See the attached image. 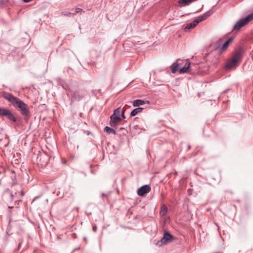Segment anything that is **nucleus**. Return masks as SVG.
Wrapping results in <instances>:
<instances>
[{
	"mask_svg": "<svg viewBox=\"0 0 253 253\" xmlns=\"http://www.w3.org/2000/svg\"><path fill=\"white\" fill-rule=\"evenodd\" d=\"M2 96L13 106L18 108L22 115L27 116L29 115V107L23 101L14 96L12 94L6 92L3 93Z\"/></svg>",
	"mask_w": 253,
	"mask_h": 253,
	"instance_id": "1",
	"label": "nucleus"
},
{
	"mask_svg": "<svg viewBox=\"0 0 253 253\" xmlns=\"http://www.w3.org/2000/svg\"><path fill=\"white\" fill-rule=\"evenodd\" d=\"M244 50L242 48H239L236 51L233 55L232 59L228 61L226 64L225 67L227 69H230L236 67L242 58Z\"/></svg>",
	"mask_w": 253,
	"mask_h": 253,
	"instance_id": "2",
	"label": "nucleus"
},
{
	"mask_svg": "<svg viewBox=\"0 0 253 253\" xmlns=\"http://www.w3.org/2000/svg\"><path fill=\"white\" fill-rule=\"evenodd\" d=\"M253 20V13L250 14L245 17L239 19L234 25L233 30H239L244 26Z\"/></svg>",
	"mask_w": 253,
	"mask_h": 253,
	"instance_id": "3",
	"label": "nucleus"
},
{
	"mask_svg": "<svg viewBox=\"0 0 253 253\" xmlns=\"http://www.w3.org/2000/svg\"><path fill=\"white\" fill-rule=\"evenodd\" d=\"M234 38L231 37L226 41L222 46H220L222 42V39H220L215 42V46L216 49L218 50L220 52H222L227 49L229 43L233 40Z\"/></svg>",
	"mask_w": 253,
	"mask_h": 253,
	"instance_id": "4",
	"label": "nucleus"
},
{
	"mask_svg": "<svg viewBox=\"0 0 253 253\" xmlns=\"http://www.w3.org/2000/svg\"><path fill=\"white\" fill-rule=\"evenodd\" d=\"M173 236L168 231H165L164 235L162 239L157 243V245L161 246L172 241Z\"/></svg>",
	"mask_w": 253,
	"mask_h": 253,
	"instance_id": "5",
	"label": "nucleus"
},
{
	"mask_svg": "<svg viewBox=\"0 0 253 253\" xmlns=\"http://www.w3.org/2000/svg\"><path fill=\"white\" fill-rule=\"evenodd\" d=\"M0 116H6L9 120L13 122L16 121V119L14 115L7 109L0 108Z\"/></svg>",
	"mask_w": 253,
	"mask_h": 253,
	"instance_id": "6",
	"label": "nucleus"
},
{
	"mask_svg": "<svg viewBox=\"0 0 253 253\" xmlns=\"http://www.w3.org/2000/svg\"><path fill=\"white\" fill-rule=\"evenodd\" d=\"M83 94L79 90H71V102L75 101H80L83 97Z\"/></svg>",
	"mask_w": 253,
	"mask_h": 253,
	"instance_id": "7",
	"label": "nucleus"
},
{
	"mask_svg": "<svg viewBox=\"0 0 253 253\" xmlns=\"http://www.w3.org/2000/svg\"><path fill=\"white\" fill-rule=\"evenodd\" d=\"M151 190V187L148 185H144L137 190V194L143 196L144 194L149 193Z\"/></svg>",
	"mask_w": 253,
	"mask_h": 253,
	"instance_id": "8",
	"label": "nucleus"
},
{
	"mask_svg": "<svg viewBox=\"0 0 253 253\" xmlns=\"http://www.w3.org/2000/svg\"><path fill=\"white\" fill-rule=\"evenodd\" d=\"M121 121L122 119L121 117L112 115L110 117V125L112 127H114L116 126Z\"/></svg>",
	"mask_w": 253,
	"mask_h": 253,
	"instance_id": "9",
	"label": "nucleus"
},
{
	"mask_svg": "<svg viewBox=\"0 0 253 253\" xmlns=\"http://www.w3.org/2000/svg\"><path fill=\"white\" fill-rule=\"evenodd\" d=\"M200 21H199V18L197 17L196 19H195L192 22L190 23H188L186 25L185 27V30H190L192 28H194L200 22Z\"/></svg>",
	"mask_w": 253,
	"mask_h": 253,
	"instance_id": "10",
	"label": "nucleus"
},
{
	"mask_svg": "<svg viewBox=\"0 0 253 253\" xmlns=\"http://www.w3.org/2000/svg\"><path fill=\"white\" fill-rule=\"evenodd\" d=\"M213 12V11L212 9H210L205 13H204L203 15H200L198 17L199 18V21L201 22L207 19L209 16L211 15Z\"/></svg>",
	"mask_w": 253,
	"mask_h": 253,
	"instance_id": "11",
	"label": "nucleus"
},
{
	"mask_svg": "<svg viewBox=\"0 0 253 253\" xmlns=\"http://www.w3.org/2000/svg\"><path fill=\"white\" fill-rule=\"evenodd\" d=\"M189 67H190V63L188 62H186L185 63V65L184 66V67L181 68L179 70V73L180 74H183V73L187 72H188V70L189 68Z\"/></svg>",
	"mask_w": 253,
	"mask_h": 253,
	"instance_id": "12",
	"label": "nucleus"
},
{
	"mask_svg": "<svg viewBox=\"0 0 253 253\" xmlns=\"http://www.w3.org/2000/svg\"><path fill=\"white\" fill-rule=\"evenodd\" d=\"M58 84L59 85H61L65 90H69L71 91L70 85L64 82L63 81L61 80L60 81H59L58 83Z\"/></svg>",
	"mask_w": 253,
	"mask_h": 253,
	"instance_id": "13",
	"label": "nucleus"
},
{
	"mask_svg": "<svg viewBox=\"0 0 253 253\" xmlns=\"http://www.w3.org/2000/svg\"><path fill=\"white\" fill-rule=\"evenodd\" d=\"M144 104H145V101L141 99L135 100L132 103L134 107H138Z\"/></svg>",
	"mask_w": 253,
	"mask_h": 253,
	"instance_id": "14",
	"label": "nucleus"
},
{
	"mask_svg": "<svg viewBox=\"0 0 253 253\" xmlns=\"http://www.w3.org/2000/svg\"><path fill=\"white\" fill-rule=\"evenodd\" d=\"M143 108H141V107H138V108H136L133 109L131 112L130 116L132 117L136 116L138 113L141 112L143 110Z\"/></svg>",
	"mask_w": 253,
	"mask_h": 253,
	"instance_id": "15",
	"label": "nucleus"
},
{
	"mask_svg": "<svg viewBox=\"0 0 253 253\" xmlns=\"http://www.w3.org/2000/svg\"><path fill=\"white\" fill-rule=\"evenodd\" d=\"M104 131L106 132L108 134H110V133H113L114 134H116V131L115 129H114L113 128H112L109 126H106L104 128Z\"/></svg>",
	"mask_w": 253,
	"mask_h": 253,
	"instance_id": "16",
	"label": "nucleus"
},
{
	"mask_svg": "<svg viewBox=\"0 0 253 253\" xmlns=\"http://www.w3.org/2000/svg\"><path fill=\"white\" fill-rule=\"evenodd\" d=\"M179 67V64L176 62H174L171 65V73L174 74L176 72Z\"/></svg>",
	"mask_w": 253,
	"mask_h": 253,
	"instance_id": "17",
	"label": "nucleus"
},
{
	"mask_svg": "<svg viewBox=\"0 0 253 253\" xmlns=\"http://www.w3.org/2000/svg\"><path fill=\"white\" fill-rule=\"evenodd\" d=\"M121 107H119V108L116 109L114 111V113L112 115H114L115 116H118V117H119L121 118Z\"/></svg>",
	"mask_w": 253,
	"mask_h": 253,
	"instance_id": "18",
	"label": "nucleus"
},
{
	"mask_svg": "<svg viewBox=\"0 0 253 253\" xmlns=\"http://www.w3.org/2000/svg\"><path fill=\"white\" fill-rule=\"evenodd\" d=\"M75 13H72L70 12L69 11H62L61 12V15H64V16H71L75 15Z\"/></svg>",
	"mask_w": 253,
	"mask_h": 253,
	"instance_id": "19",
	"label": "nucleus"
},
{
	"mask_svg": "<svg viewBox=\"0 0 253 253\" xmlns=\"http://www.w3.org/2000/svg\"><path fill=\"white\" fill-rule=\"evenodd\" d=\"M167 212V208L166 206H164L162 208V210L161 211V212L162 213V212H164V214L166 213V212Z\"/></svg>",
	"mask_w": 253,
	"mask_h": 253,
	"instance_id": "20",
	"label": "nucleus"
},
{
	"mask_svg": "<svg viewBox=\"0 0 253 253\" xmlns=\"http://www.w3.org/2000/svg\"><path fill=\"white\" fill-rule=\"evenodd\" d=\"M83 11V9L80 8H79V7H77L76 8V13H79V12H81Z\"/></svg>",
	"mask_w": 253,
	"mask_h": 253,
	"instance_id": "21",
	"label": "nucleus"
},
{
	"mask_svg": "<svg viewBox=\"0 0 253 253\" xmlns=\"http://www.w3.org/2000/svg\"><path fill=\"white\" fill-rule=\"evenodd\" d=\"M96 229H97V227L96 226H93V227H92V230L94 232H96Z\"/></svg>",
	"mask_w": 253,
	"mask_h": 253,
	"instance_id": "22",
	"label": "nucleus"
},
{
	"mask_svg": "<svg viewBox=\"0 0 253 253\" xmlns=\"http://www.w3.org/2000/svg\"><path fill=\"white\" fill-rule=\"evenodd\" d=\"M125 110H123V111L122 112V117L123 118H125Z\"/></svg>",
	"mask_w": 253,
	"mask_h": 253,
	"instance_id": "23",
	"label": "nucleus"
},
{
	"mask_svg": "<svg viewBox=\"0 0 253 253\" xmlns=\"http://www.w3.org/2000/svg\"><path fill=\"white\" fill-rule=\"evenodd\" d=\"M39 197H40V196H37V197H35V198L33 200L32 202H34L35 201H36V200H37Z\"/></svg>",
	"mask_w": 253,
	"mask_h": 253,
	"instance_id": "24",
	"label": "nucleus"
},
{
	"mask_svg": "<svg viewBox=\"0 0 253 253\" xmlns=\"http://www.w3.org/2000/svg\"><path fill=\"white\" fill-rule=\"evenodd\" d=\"M10 196H11V199L13 200L14 195L13 194L10 193Z\"/></svg>",
	"mask_w": 253,
	"mask_h": 253,
	"instance_id": "25",
	"label": "nucleus"
},
{
	"mask_svg": "<svg viewBox=\"0 0 253 253\" xmlns=\"http://www.w3.org/2000/svg\"><path fill=\"white\" fill-rule=\"evenodd\" d=\"M21 196H24V192L23 191L21 192Z\"/></svg>",
	"mask_w": 253,
	"mask_h": 253,
	"instance_id": "26",
	"label": "nucleus"
},
{
	"mask_svg": "<svg viewBox=\"0 0 253 253\" xmlns=\"http://www.w3.org/2000/svg\"><path fill=\"white\" fill-rule=\"evenodd\" d=\"M84 240L85 242H86V241H87L86 237H84Z\"/></svg>",
	"mask_w": 253,
	"mask_h": 253,
	"instance_id": "27",
	"label": "nucleus"
},
{
	"mask_svg": "<svg viewBox=\"0 0 253 253\" xmlns=\"http://www.w3.org/2000/svg\"><path fill=\"white\" fill-rule=\"evenodd\" d=\"M105 195V194L102 193V196H104Z\"/></svg>",
	"mask_w": 253,
	"mask_h": 253,
	"instance_id": "28",
	"label": "nucleus"
}]
</instances>
